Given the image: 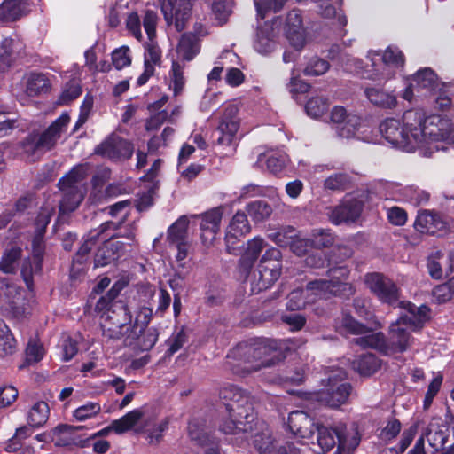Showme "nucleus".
Returning a JSON list of instances; mask_svg holds the SVG:
<instances>
[{"instance_id":"obj_1","label":"nucleus","mask_w":454,"mask_h":454,"mask_svg":"<svg viewBox=\"0 0 454 454\" xmlns=\"http://www.w3.org/2000/svg\"><path fill=\"white\" fill-rule=\"evenodd\" d=\"M403 124L399 120L390 118L382 121L380 131L392 145L407 151L427 145L429 149L439 150L434 143L446 141L454 143V128L448 119L433 116L422 120L418 111H407Z\"/></svg>"},{"instance_id":"obj_2","label":"nucleus","mask_w":454,"mask_h":454,"mask_svg":"<svg viewBox=\"0 0 454 454\" xmlns=\"http://www.w3.org/2000/svg\"><path fill=\"white\" fill-rule=\"evenodd\" d=\"M283 357L280 341L257 338L232 348L226 356V366L233 373L244 376L272 367Z\"/></svg>"},{"instance_id":"obj_3","label":"nucleus","mask_w":454,"mask_h":454,"mask_svg":"<svg viewBox=\"0 0 454 454\" xmlns=\"http://www.w3.org/2000/svg\"><path fill=\"white\" fill-rule=\"evenodd\" d=\"M400 304L405 309V313L389 326L387 354L406 351L413 341L411 332L419 330L429 319L430 309L428 307L425 305L417 307L411 302Z\"/></svg>"},{"instance_id":"obj_4","label":"nucleus","mask_w":454,"mask_h":454,"mask_svg":"<svg viewBox=\"0 0 454 454\" xmlns=\"http://www.w3.org/2000/svg\"><path fill=\"white\" fill-rule=\"evenodd\" d=\"M317 443L325 452L336 447L334 454H352L360 443L356 429H348L344 424L334 427L317 426Z\"/></svg>"},{"instance_id":"obj_5","label":"nucleus","mask_w":454,"mask_h":454,"mask_svg":"<svg viewBox=\"0 0 454 454\" xmlns=\"http://www.w3.org/2000/svg\"><path fill=\"white\" fill-rule=\"evenodd\" d=\"M349 270L347 267H335L328 270L329 279H317L307 285V292L317 298L327 299L331 295L349 296L355 293L353 286L347 282Z\"/></svg>"},{"instance_id":"obj_6","label":"nucleus","mask_w":454,"mask_h":454,"mask_svg":"<svg viewBox=\"0 0 454 454\" xmlns=\"http://www.w3.org/2000/svg\"><path fill=\"white\" fill-rule=\"evenodd\" d=\"M100 317L102 333L107 340H117L126 338L130 331L131 313L123 303H113Z\"/></svg>"},{"instance_id":"obj_7","label":"nucleus","mask_w":454,"mask_h":454,"mask_svg":"<svg viewBox=\"0 0 454 454\" xmlns=\"http://www.w3.org/2000/svg\"><path fill=\"white\" fill-rule=\"evenodd\" d=\"M341 333L362 335L354 339V342L364 348H371L387 354V340L382 333H372L371 329L359 323L350 315H343L337 325Z\"/></svg>"},{"instance_id":"obj_8","label":"nucleus","mask_w":454,"mask_h":454,"mask_svg":"<svg viewBox=\"0 0 454 454\" xmlns=\"http://www.w3.org/2000/svg\"><path fill=\"white\" fill-rule=\"evenodd\" d=\"M347 377L341 368H333L325 379L322 380L325 387L318 392V400L327 406L337 408L343 404L350 395L351 386L342 382Z\"/></svg>"},{"instance_id":"obj_9","label":"nucleus","mask_w":454,"mask_h":454,"mask_svg":"<svg viewBox=\"0 0 454 454\" xmlns=\"http://www.w3.org/2000/svg\"><path fill=\"white\" fill-rule=\"evenodd\" d=\"M239 107L237 104H228L223 108L216 129V144L222 146L226 154L233 153L237 146V132L240 126Z\"/></svg>"},{"instance_id":"obj_10","label":"nucleus","mask_w":454,"mask_h":454,"mask_svg":"<svg viewBox=\"0 0 454 454\" xmlns=\"http://www.w3.org/2000/svg\"><path fill=\"white\" fill-rule=\"evenodd\" d=\"M282 254L278 248L268 249L260 260L257 277L252 284V291L259 293L270 288L280 277Z\"/></svg>"},{"instance_id":"obj_11","label":"nucleus","mask_w":454,"mask_h":454,"mask_svg":"<svg viewBox=\"0 0 454 454\" xmlns=\"http://www.w3.org/2000/svg\"><path fill=\"white\" fill-rule=\"evenodd\" d=\"M364 283L381 302L403 308L400 304L403 301H399L400 289L389 278L379 272H371L364 276Z\"/></svg>"},{"instance_id":"obj_12","label":"nucleus","mask_w":454,"mask_h":454,"mask_svg":"<svg viewBox=\"0 0 454 454\" xmlns=\"http://www.w3.org/2000/svg\"><path fill=\"white\" fill-rule=\"evenodd\" d=\"M82 179L78 171H71L59 181L63 198L59 203V214L64 215L74 211L83 200V192L78 186Z\"/></svg>"},{"instance_id":"obj_13","label":"nucleus","mask_w":454,"mask_h":454,"mask_svg":"<svg viewBox=\"0 0 454 454\" xmlns=\"http://www.w3.org/2000/svg\"><path fill=\"white\" fill-rule=\"evenodd\" d=\"M219 395L222 399L231 402L226 403V409L233 412L235 418H244L247 421L249 419H254L252 405L240 388L228 385L220 390Z\"/></svg>"},{"instance_id":"obj_14","label":"nucleus","mask_w":454,"mask_h":454,"mask_svg":"<svg viewBox=\"0 0 454 454\" xmlns=\"http://www.w3.org/2000/svg\"><path fill=\"white\" fill-rule=\"evenodd\" d=\"M195 0H159L164 19L168 25L174 24L176 30L185 27L190 19L192 3Z\"/></svg>"},{"instance_id":"obj_15","label":"nucleus","mask_w":454,"mask_h":454,"mask_svg":"<svg viewBox=\"0 0 454 454\" xmlns=\"http://www.w3.org/2000/svg\"><path fill=\"white\" fill-rule=\"evenodd\" d=\"M94 153L113 160H126L133 155L134 145L124 138L111 135L95 148Z\"/></svg>"},{"instance_id":"obj_16","label":"nucleus","mask_w":454,"mask_h":454,"mask_svg":"<svg viewBox=\"0 0 454 454\" xmlns=\"http://www.w3.org/2000/svg\"><path fill=\"white\" fill-rule=\"evenodd\" d=\"M158 23V14L153 10H146L143 16V26L150 42L145 46V66L160 65L161 60V51L153 42L156 36V27Z\"/></svg>"},{"instance_id":"obj_17","label":"nucleus","mask_w":454,"mask_h":454,"mask_svg":"<svg viewBox=\"0 0 454 454\" xmlns=\"http://www.w3.org/2000/svg\"><path fill=\"white\" fill-rule=\"evenodd\" d=\"M415 229L430 235L443 236L450 231V223L445 216L430 210L419 212L414 223Z\"/></svg>"},{"instance_id":"obj_18","label":"nucleus","mask_w":454,"mask_h":454,"mask_svg":"<svg viewBox=\"0 0 454 454\" xmlns=\"http://www.w3.org/2000/svg\"><path fill=\"white\" fill-rule=\"evenodd\" d=\"M363 207L362 200L356 198L346 199L340 205L331 208L328 213L329 220L335 225L354 223L359 218Z\"/></svg>"},{"instance_id":"obj_19","label":"nucleus","mask_w":454,"mask_h":454,"mask_svg":"<svg viewBox=\"0 0 454 454\" xmlns=\"http://www.w3.org/2000/svg\"><path fill=\"white\" fill-rule=\"evenodd\" d=\"M383 62L382 69H375V73L368 74L365 77L373 81L390 79L394 76L392 68L403 67L404 65V56L396 47H387L381 56Z\"/></svg>"},{"instance_id":"obj_20","label":"nucleus","mask_w":454,"mask_h":454,"mask_svg":"<svg viewBox=\"0 0 454 454\" xmlns=\"http://www.w3.org/2000/svg\"><path fill=\"white\" fill-rule=\"evenodd\" d=\"M223 216L222 207H215L200 215L202 242L208 246L215 240L219 230Z\"/></svg>"},{"instance_id":"obj_21","label":"nucleus","mask_w":454,"mask_h":454,"mask_svg":"<svg viewBox=\"0 0 454 454\" xmlns=\"http://www.w3.org/2000/svg\"><path fill=\"white\" fill-rule=\"evenodd\" d=\"M288 427L294 435L302 439L310 438L317 427L314 419L302 411H294L289 413Z\"/></svg>"},{"instance_id":"obj_22","label":"nucleus","mask_w":454,"mask_h":454,"mask_svg":"<svg viewBox=\"0 0 454 454\" xmlns=\"http://www.w3.org/2000/svg\"><path fill=\"white\" fill-rule=\"evenodd\" d=\"M70 117L67 113H63L43 133L38 134L40 145L43 150H51L53 148L61 135L65 132Z\"/></svg>"},{"instance_id":"obj_23","label":"nucleus","mask_w":454,"mask_h":454,"mask_svg":"<svg viewBox=\"0 0 454 454\" xmlns=\"http://www.w3.org/2000/svg\"><path fill=\"white\" fill-rule=\"evenodd\" d=\"M251 226L247 220V215L245 212L238 211L231 218L225 235V242L227 250L231 253V246L239 237L249 233Z\"/></svg>"},{"instance_id":"obj_24","label":"nucleus","mask_w":454,"mask_h":454,"mask_svg":"<svg viewBox=\"0 0 454 454\" xmlns=\"http://www.w3.org/2000/svg\"><path fill=\"white\" fill-rule=\"evenodd\" d=\"M331 119L333 122L340 125L338 127V133L342 137H349L354 135L360 123L358 116L348 114L347 110L342 106H334L333 108Z\"/></svg>"},{"instance_id":"obj_25","label":"nucleus","mask_w":454,"mask_h":454,"mask_svg":"<svg viewBox=\"0 0 454 454\" xmlns=\"http://www.w3.org/2000/svg\"><path fill=\"white\" fill-rule=\"evenodd\" d=\"M264 247V240L259 237H255L247 242V249L242 254L239 263V271L244 278L248 276Z\"/></svg>"},{"instance_id":"obj_26","label":"nucleus","mask_w":454,"mask_h":454,"mask_svg":"<svg viewBox=\"0 0 454 454\" xmlns=\"http://www.w3.org/2000/svg\"><path fill=\"white\" fill-rule=\"evenodd\" d=\"M34 0H4L0 4V20L15 21L29 12Z\"/></svg>"},{"instance_id":"obj_27","label":"nucleus","mask_w":454,"mask_h":454,"mask_svg":"<svg viewBox=\"0 0 454 454\" xmlns=\"http://www.w3.org/2000/svg\"><path fill=\"white\" fill-rule=\"evenodd\" d=\"M133 335V330L126 335L124 343L127 346H133L141 350H149L156 343L158 340V333L155 328H145L144 331H138L137 336Z\"/></svg>"},{"instance_id":"obj_28","label":"nucleus","mask_w":454,"mask_h":454,"mask_svg":"<svg viewBox=\"0 0 454 454\" xmlns=\"http://www.w3.org/2000/svg\"><path fill=\"white\" fill-rule=\"evenodd\" d=\"M21 48V43L12 38H4L0 43V72L7 70L13 64Z\"/></svg>"},{"instance_id":"obj_29","label":"nucleus","mask_w":454,"mask_h":454,"mask_svg":"<svg viewBox=\"0 0 454 454\" xmlns=\"http://www.w3.org/2000/svg\"><path fill=\"white\" fill-rule=\"evenodd\" d=\"M200 43L197 35L192 33L182 35L176 46V53L180 59L191 61L200 52Z\"/></svg>"},{"instance_id":"obj_30","label":"nucleus","mask_w":454,"mask_h":454,"mask_svg":"<svg viewBox=\"0 0 454 454\" xmlns=\"http://www.w3.org/2000/svg\"><path fill=\"white\" fill-rule=\"evenodd\" d=\"M448 263V268L445 270L446 275L453 272L454 254H450L447 258L444 257L441 252H436L431 255L427 261V269L429 275L434 279L442 278L443 275L442 264Z\"/></svg>"},{"instance_id":"obj_31","label":"nucleus","mask_w":454,"mask_h":454,"mask_svg":"<svg viewBox=\"0 0 454 454\" xmlns=\"http://www.w3.org/2000/svg\"><path fill=\"white\" fill-rule=\"evenodd\" d=\"M364 93L372 104L381 108L392 109L397 104L395 95L380 88H366Z\"/></svg>"},{"instance_id":"obj_32","label":"nucleus","mask_w":454,"mask_h":454,"mask_svg":"<svg viewBox=\"0 0 454 454\" xmlns=\"http://www.w3.org/2000/svg\"><path fill=\"white\" fill-rule=\"evenodd\" d=\"M448 430L440 428L436 424L431 423L427 430L426 437L434 451H444L448 449L446 446L448 440Z\"/></svg>"},{"instance_id":"obj_33","label":"nucleus","mask_w":454,"mask_h":454,"mask_svg":"<svg viewBox=\"0 0 454 454\" xmlns=\"http://www.w3.org/2000/svg\"><path fill=\"white\" fill-rule=\"evenodd\" d=\"M230 418L223 421L220 426L221 431L226 434H237L240 432L248 433L253 429L254 419H249L248 421L244 418H235L233 412H229Z\"/></svg>"},{"instance_id":"obj_34","label":"nucleus","mask_w":454,"mask_h":454,"mask_svg":"<svg viewBox=\"0 0 454 454\" xmlns=\"http://www.w3.org/2000/svg\"><path fill=\"white\" fill-rule=\"evenodd\" d=\"M144 416L141 409H135L119 419H115L111 423V428L116 434H123L130 430Z\"/></svg>"},{"instance_id":"obj_35","label":"nucleus","mask_w":454,"mask_h":454,"mask_svg":"<svg viewBox=\"0 0 454 454\" xmlns=\"http://www.w3.org/2000/svg\"><path fill=\"white\" fill-rule=\"evenodd\" d=\"M51 83L48 77L43 74H31L27 80L26 93L30 96H37L50 90Z\"/></svg>"},{"instance_id":"obj_36","label":"nucleus","mask_w":454,"mask_h":454,"mask_svg":"<svg viewBox=\"0 0 454 454\" xmlns=\"http://www.w3.org/2000/svg\"><path fill=\"white\" fill-rule=\"evenodd\" d=\"M353 367L362 375H372L380 367V362L375 355L367 353L353 362Z\"/></svg>"},{"instance_id":"obj_37","label":"nucleus","mask_w":454,"mask_h":454,"mask_svg":"<svg viewBox=\"0 0 454 454\" xmlns=\"http://www.w3.org/2000/svg\"><path fill=\"white\" fill-rule=\"evenodd\" d=\"M415 88L419 90H434L437 86V75L429 67L419 70L412 77Z\"/></svg>"},{"instance_id":"obj_38","label":"nucleus","mask_w":454,"mask_h":454,"mask_svg":"<svg viewBox=\"0 0 454 454\" xmlns=\"http://www.w3.org/2000/svg\"><path fill=\"white\" fill-rule=\"evenodd\" d=\"M189 221L185 216L180 217L168 231V240L172 245H177L187 241V229Z\"/></svg>"},{"instance_id":"obj_39","label":"nucleus","mask_w":454,"mask_h":454,"mask_svg":"<svg viewBox=\"0 0 454 454\" xmlns=\"http://www.w3.org/2000/svg\"><path fill=\"white\" fill-rule=\"evenodd\" d=\"M129 284V279L126 277L119 278L107 292L105 296H102L96 304L97 310H103L107 306L113 303H121L120 301H114L118 297L121 290L126 287Z\"/></svg>"},{"instance_id":"obj_40","label":"nucleus","mask_w":454,"mask_h":454,"mask_svg":"<svg viewBox=\"0 0 454 454\" xmlns=\"http://www.w3.org/2000/svg\"><path fill=\"white\" fill-rule=\"evenodd\" d=\"M50 409L48 403L45 402L35 403L28 413V424L31 427H40L43 426L49 418Z\"/></svg>"},{"instance_id":"obj_41","label":"nucleus","mask_w":454,"mask_h":454,"mask_svg":"<svg viewBox=\"0 0 454 454\" xmlns=\"http://www.w3.org/2000/svg\"><path fill=\"white\" fill-rule=\"evenodd\" d=\"M247 215H249L254 222H263L268 219L271 213V207L265 201L255 200L246 206Z\"/></svg>"},{"instance_id":"obj_42","label":"nucleus","mask_w":454,"mask_h":454,"mask_svg":"<svg viewBox=\"0 0 454 454\" xmlns=\"http://www.w3.org/2000/svg\"><path fill=\"white\" fill-rule=\"evenodd\" d=\"M74 427L68 425H59L51 430V442L56 446L65 447L74 442L73 434Z\"/></svg>"},{"instance_id":"obj_43","label":"nucleus","mask_w":454,"mask_h":454,"mask_svg":"<svg viewBox=\"0 0 454 454\" xmlns=\"http://www.w3.org/2000/svg\"><path fill=\"white\" fill-rule=\"evenodd\" d=\"M313 295L311 292H307V288L303 289H295L292 291L288 295V301L286 303V308L289 310H300L305 308L308 302L313 301L314 299H309V296ZM315 297H317L314 294Z\"/></svg>"},{"instance_id":"obj_44","label":"nucleus","mask_w":454,"mask_h":454,"mask_svg":"<svg viewBox=\"0 0 454 454\" xmlns=\"http://www.w3.org/2000/svg\"><path fill=\"white\" fill-rule=\"evenodd\" d=\"M168 427V420L163 419L155 423L150 419L145 422V432L147 434V439L150 444H157L162 438L163 432Z\"/></svg>"},{"instance_id":"obj_45","label":"nucleus","mask_w":454,"mask_h":454,"mask_svg":"<svg viewBox=\"0 0 454 454\" xmlns=\"http://www.w3.org/2000/svg\"><path fill=\"white\" fill-rule=\"evenodd\" d=\"M21 255V249L16 247H12L10 249L5 250L1 261L0 270L4 273H12L17 269L18 261Z\"/></svg>"},{"instance_id":"obj_46","label":"nucleus","mask_w":454,"mask_h":454,"mask_svg":"<svg viewBox=\"0 0 454 454\" xmlns=\"http://www.w3.org/2000/svg\"><path fill=\"white\" fill-rule=\"evenodd\" d=\"M454 294V277L448 282L436 286L432 291L433 300L437 303L450 301Z\"/></svg>"},{"instance_id":"obj_47","label":"nucleus","mask_w":454,"mask_h":454,"mask_svg":"<svg viewBox=\"0 0 454 454\" xmlns=\"http://www.w3.org/2000/svg\"><path fill=\"white\" fill-rule=\"evenodd\" d=\"M233 6V0H214L212 4V11L216 20L221 23H224L231 14Z\"/></svg>"},{"instance_id":"obj_48","label":"nucleus","mask_w":454,"mask_h":454,"mask_svg":"<svg viewBox=\"0 0 454 454\" xmlns=\"http://www.w3.org/2000/svg\"><path fill=\"white\" fill-rule=\"evenodd\" d=\"M153 317V310L151 308L143 306L136 314L135 322L133 325H130V330H133V335L137 336L138 331H144L145 328H148L147 325Z\"/></svg>"},{"instance_id":"obj_49","label":"nucleus","mask_w":454,"mask_h":454,"mask_svg":"<svg viewBox=\"0 0 454 454\" xmlns=\"http://www.w3.org/2000/svg\"><path fill=\"white\" fill-rule=\"evenodd\" d=\"M296 236L295 230L291 227H286L280 231L270 234V238L280 247H290Z\"/></svg>"},{"instance_id":"obj_50","label":"nucleus","mask_w":454,"mask_h":454,"mask_svg":"<svg viewBox=\"0 0 454 454\" xmlns=\"http://www.w3.org/2000/svg\"><path fill=\"white\" fill-rule=\"evenodd\" d=\"M253 443L259 454H266L277 444L269 432H262L254 435Z\"/></svg>"},{"instance_id":"obj_51","label":"nucleus","mask_w":454,"mask_h":454,"mask_svg":"<svg viewBox=\"0 0 454 454\" xmlns=\"http://www.w3.org/2000/svg\"><path fill=\"white\" fill-rule=\"evenodd\" d=\"M330 67L329 63L320 58L314 57L307 64L304 68V74L319 76L324 74Z\"/></svg>"},{"instance_id":"obj_52","label":"nucleus","mask_w":454,"mask_h":454,"mask_svg":"<svg viewBox=\"0 0 454 454\" xmlns=\"http://www.w3.org/2000/svg\"><path fill=\"white\" fill-rule=\"evenodd\" d=\"M286 161V154L282 153H272L267 156L266 166L270 172L277 175L285 168Z\"/></svg>"},{"instance_id":"obj_53","label":"nucleus","mask_w":454,"mask_h":454,"mask_svg":"<svg viewBox=\"0 0 454 454\" xmlns=\"http://www.w3.org/2000/svg\"><path fill=\"white\" fill-rule=\"evenodd\" d=\"M20 146L27 157H33L38 151L43 150L40 145L38 133H31L21 141Z\"/></svg>"},{"instance_id":"obj_54","label":"nucleus","mask_w":454,"mask_h":454,"mask_svg":"<svg viewBox=\"0 0 454 454\" xmlns=\"http://www.w3.org/2000/svg\"><path fill=\"white\" fill-rule=\"evenodd\" d=\"M99 236V232H95L91 231L89 233L88 239L84 240V242L80 247L78 252L74 256V261L78 263H82L85 256L90 252L92 247L96 245L98 241V238Z\"/></svg>"},{"instance_id":"obj_55","label":"nucleus","mask_w":454,"mask_h":454,"mask_svg":"<svg viewBox=\"0 0 454 454\" xmlns=\"http://www.w3.org/2000/svg\"><path fill=\"white\" fill-rule=\"evenodd\" d=\"M274 43L271 39L270 33L269 31H263L259 29L256 34V40L254 42V48L260 53L270 52L273 48Z\"/></svg>"},{"instance_id":"obj_56","label":"nucleus","mask_w":454,"mask_h":454,"mask_svg":"<svg viewBox=\"0 0 454 454\" xmlns=\"http://www.w3.org/2000/svg\"><path fill=\"white\" fill-rule=\"evenodd\" d=\"M327 107L328 104L326 100L318 97L308 100L305 106L308 114L314 118L323 115L327 110Z\"/></svg>"},{"instance_id":"obj_57","label":"nucleus","mask_w":454,"mask_h":454,"mask_svg":"<svg viewBox=\"0 0 454 454\" xmlns=\"http://www.w3.org/2000/svg\"><path fill=\"white\" fill-rule=\"evenodd\" d=\"M188 340V334L184 327H182L178 332L174 333L168 340V349L167 353L169 356L174 355L177 352Z\"/></svg>"},{"instance_id":"obj_58","label":"nucleus","mask_w":454,"mask_h":454,"mask_svg":"<svg viewBox=\"0 0 454 454\" xmlns=\"http://www.w3.org/2000/svg\"><path fill=\"white\" fill-rule=\"evenodd\" d=\"M126 28L137 40L142 41L141 20L137 12H130L125 20Z\"/></svg>"},{"instance_id":"obj_59","label":"nucleus","mask_w":454,"mask_h":454,"mask_svg":"<svg viewBox=\"0 0 454 454\" xmlns=\"http://www.w3.org/2000/svg\"><path fill=\"white\" fill-rule=\"evenodd\" d=\"M286 0H254L258 15L263 19L267 11L278 12Z\"/></svg>"},{"instance_id":"obj_60","label":"nucleus","mask_w":454,"mask_h":454,"mask_svg":"<svg viewBox=\"0 0 454 454\" xmlns=\"http://www.w3.org/2000/svg\"><path fill=\"white\" fill-rule=\"evenodd\" d=\"M311 241L314 247H328L333 243V236L328 230H316L313 232Z\"/></svg>"},{"instance_id":"obj_61","label":"nucleus","mask_w":454,"mask_h":454,"mask_svg":"<svg viewBox=\"0 0 454 454\" xmlns=\"http://www.w3.org/2000/svg\"><path fill=\"white\" fill-rule=\"evenodd\" d=\"M348 183L349 176L347 174L337 173L325 179V187L330 190H343Z\"/></svg>"},{"instance_id":"obj_62","label":"nucleus","mask_w":454,"mask_h":454,"mask_svg":"<svg viewBox=\"0 0 454 454\" xmlns=\"http://www.w3.org/2000/svg\"><path fill=\"white\" fill-rule=\"evenodd\" d=\"M129 49L128 47H121L113 51L112 61L116 69H121L128 67L131 63L130 56L129 55Z\"/></svg>"},{"instance_id":"obj_63","label":"nucleus","mask_w":454,"mask_h":454,"mask_svg":"<svg viewBox=\"0 0 454 454\" xmlns=\"http://www.w3.org/2000/svg\"><path fill=\"white\" fill-rule=\"evenodd\" d=\"M101 408L99 403H86L79 408H77L74 412V416L78 420H85L92 416H95L100 411Z\"/></svg>"},{"instance_id":"obj_64","label":"nucleus","mask_w":454,"mask_h":454,"mask_svg":"<svg viewBox=\"0 0 454 454\" xmlns=\"http://www.w3.org/2000/svg\"><path fill=\"white\" fill-rule=\"evenodd\" d=\"M115 261L114 254L111 252L106 244L100 247L94 258L95 267H103Z\"/></svg>"}]
</instances>
